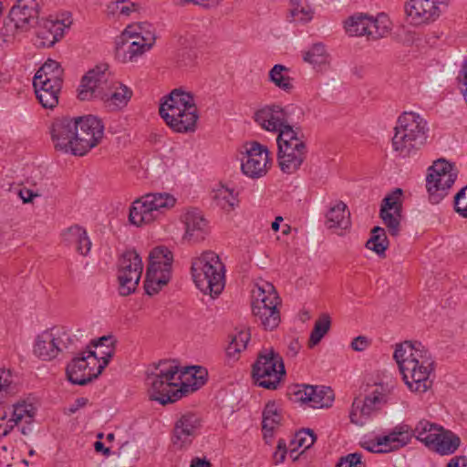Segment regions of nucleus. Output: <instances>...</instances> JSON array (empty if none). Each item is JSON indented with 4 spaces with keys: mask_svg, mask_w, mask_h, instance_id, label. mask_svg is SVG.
Listing matches in <instances>:
<instances>
[{
    "mask_svg": "<svg viewBox=\"0 0 467 467\" xmlns=\"http://www.w3.org/2000/svg\"><path fill=\"white\" fill-rule=\"evenodd\" d=\"M394 383L379 384L376 386L375 390L381 399L384 404L391 402L394 396Z\"/></svg>",
    "mask_w": 467,
    "mask_h": 467,
    "instance_id": "59",
    "label": "nucleus"
},
{
    "mask_svg": "<svg viewBox=\"0 0 467 467\" xmlns=\"http://www.w3.org/2000/svg\"><path fill=\"white\" fill-rule=\"evenodd\" d=\"M192 275L196 286L204 294L214 298L225 285V267L219 255L205 251L192 261Z\"/></svg>",
    "mask_w": 467,
    "mask_h": 467,
    "instance_id": "4",
    "label": "nucleus"
},
{
    "mask_svg": "<svg viewBox=\"0 0 467 467\" xmlns=\"http://www.w3.org/2000/svg\"><path fill=\"white\" fill-rule=\"evenodd\" d=\"M401 189H395L382 200L379 211V216L383 223L387 227L389 234L393 237H397L401 229Z\"/></svg>",
    "mask_w": 467,
    "mask_h": 467,
    "instance_id": "19",
    "label": "nucleus"
},
{
    "mask_svg": "<svg viewBox=\"0 0 467 467\" xmlns=\"http://www.w3.org/2000/svg\"><path fill=\"white\" fill-rule=\"evenodd\" d=\"M437 438H432V443L429 445V449L441 455L453 453L460 446V439L451 431H445L441 426L440 431L435 432Z\"/></svg>",
    "mask_w": 467,
    "mask_h": 467,
    "instance_id": "32",
    "label": "nucleus"
},
{
    "mask_svg": "<svg viewBox=\"0 0 467 467\" xmlns=\"http://www.w3.org/2000/svg\"><path fill=\"white\" fill-rule=\"evenodd\" d=\"M39 103L46 109H54L58 104L62 84L33 82Z\"/></svg>",
    "mask_w": 467,
    "mask_h": 467,
    "instance_id": "34",
    "label": "nucleus"
},
{
    "mask_svg": "<svg viewBox=\"0 0 467 467\" xmlns=\"http://www.w3.org/2000/svg\"><path fill=\"white\" fill-rule=\"evenodd\" d=\"M406 426L410 431V442L412 437H415L418 441L424 443L426 447L432 443V438H437L435 432L440 431L441 427L426 420H420L414 429L408 424Z\"/></svg>",
    "mask_w": 467,
    "mask_h": 467,
    "instance_id": "38",
    "label": "nucleus"
},
{
    "mask_svg": "<svg viewBox=\"0 0 467 467\" xmlns=\"http://www.w3.org/2000/svg\"><path fill=\"white\" fill-rule=\"evenodd\" d=\"M253 314L260 321L261 326L266 330H273L277 327L280 323V312L277 307L271 306L270 307L260 310H254Z\"/></svg>",
    "mask_w": 467,
    "mask_h": 467,
    "instance_id": "46",
    "label": "nucleus"
},
{
    "mask_svg": "<svg viewBox=\"0 0 467 467\" xmlns=\"http://www.w3.org/2000/svg\"><path fill=\"white\" fill-rule=\"evenodd\" d=\"M74 338L64 327H53L42 331L36 337L33 353L41 360L51 361L60 353L71 349Z\"/></svg>",
    "mask_w": 467,
    "mask_h": 467,
    "instance_id": "7",
    "label": "nucleus"
},
{
    "mask_svg": "<svg viewBox=\"0 0 467 467\" xmlns=\"http://www.w3.org/2000/svg\"><path fill=\"white\" fill-rule=\"evenodd\" d=\"M383 404L375 389L364 400H355L349 415L351 422L362 426L365 420Z\"/></svg>",
    "mask_w": 467,
    "mask_h": 467,
    "instance_id": "26",
    "label": "nucleus"
},
{
    "mask_svg": "<svg viewBox=\"0 0 467 467\" xmlns=\"http://www.w3.org/2000/svg\"><path fill=\"white\" fill-rule=\"evenodd\" d=\"M117 340L114 338L113 336H103L100 338H99L98 342H92L94 347H105L106 350L103 352H111L110 358L113 357L115 353V346H116Z\"/></svg>",
    "mask_w": 467,
    "mask_h": 467,
    "instance_id": "61",
    "label": "nucleus"
},
{
    "mask_svg": "<svg viewBox=\"0 0 467 467\" xmlns=\"http://www.w3.org/2000/svg\"><path fill=\"white\" fill-rule=\"evenodd\" d=\"M365 462L362 461V454L354 452L342 457L337 467H365Z\"/></svg>",
    "mask_w": 467,
    "mask_h": 467,
    "instance_id": "58",
    "label": "nucleus"
},
{
    "mask_svg": "<svg viewBox=\"0 0 467 467\" xmlns=\"http://www.w3.org/2000/svg\"><path fill=\"white\" fill-rule=\"evenodd\" d=\"M9 410V415L12 419V422L17 426L19 424H26L22 426L21 433L27 435L31 432L30 424L34 421L36 414V408L29 402L22 401L13 405L12 409Z\"/></svg>",
    "mask_w": 467,
    "mask_h": 467,
    "instance_id": "29",
    "label": "nucleus"
},
{
    "mask_svg": "<svg viewBox=\"0 0 467 467\" xmlns=\"http://www.w3.org/2000/svg\"><path fill=\"white\" fill-rule=\"evenodd\" d=\"M111 352H103L99 358L90 348L79 352L67 366V376L70 382L87 385L97 379L108 366Z\"/></svg>",
    "mask_w": 467,
    "mask_h": 467,
    "instance_id": "6",
    "label": "nucleus"
},
{
    "mask_svg": "<svg viewBox=\"0 0 467 467\" xmlns=\"http://www.w3.org/2000/svg\"><path fill=\"white\" fill-rule=\"evenodd\" d=\"M50 134L56 150L78 156L76 150L79 146L77 118L56 119L51 125Z\"/></svg>",
    "mask_w": 467,
    "mask_h": 467,
    "instance_id": "14",
    "label": "nucleus"
},
{
    "mask_svg": "<svg viewBox=\"0 0 467 467\" xmlns=\"http://www.w3.org/2000/svg\"><path fill=\"white\" fill-rule=\"evenodd\" d=\"M42 0H17L9 12L14 30L28 31L36 23Z\"/></svg>",
    "mask_w": 467,
    "mask_h": 467,
    "instance_id": "20",
    "label": "nucleus"
},
{
    "mask_svg": "<svg viewBox=\"0 0 467 467\" xmlns=\"http://www.w3.org/2000/svg\"><path fill=\"white\" fill-rule=\"evenodd\" d=\"M211 198L217 207L228 213L233 211L238 203L234 190L223 183H218L213 188Z\"/></svg>",
    "mask_w": 467,
    "mask_h": 467,
    "instance_id": "35",
    "label": "nucleus"
},
{
    "mask_svg": "<svg viewBox=\"0 0 467 467\" xmlns=\"http://www.w3.org/2000/svg\"><path fill=\"white\" fill-rule=\"evenodd\" d=\"M282 420L280 410L275 402H268L263 411V431L265 439L273 436L274 430Z\"/></svg>",
    "mask_w": 467,
    "mask_h": 467,
    "instance_id": "40",
    "label": "nucleus"
},
{
    "mask_svg": "<svg viewBox=\"0 0 467 467\" xmlns=\"http://www.w3.org/2000/svg\"><path fill=\"white\" fill-rule=\"evenodd\" d=\"M132 96V91L125 85L115 81L111 82L105 98L101 100L110 110H116L125 107Z\"/></svg>",
    "mask_w": 467,
    "mask_h": 467,
    "instance_id": "30",
    "label": "nucleus"
},
{
    "mask_svg": "<svg viewBox=\"0 0 467 467\" xmlns=\"http://www.w3.org/2000/svg\"><path fill=\"white\" fill-rule=\"evenodd\" d=\"M12 376L10 370H0V391H9L12 384Z\"/></svg>",
    "mask_w": 467,
    "mask_h": 467,
    "instance_id": "64",
    "label": "nucleus"
},
{
    "mask_svg": "<svg viewBox=\"0 0 467 467\" xmlns=\"http://www.w3.org/2000/svg\"><path fill=\"white\" fill-rule=\"evenodd\" d=\"M331 326L330 317L324 313L316 320L314 328L310 334L308 345L313 348L318 344L323 337L328 332Z\"/></svg>",
    "mask_w": 467,
    "mask_h": 467,
    "instance_id": "50",
    "label": "nucleus"
},
{
    "mask_svg": "<svg viewBox=\"0 0 467 467\" xmlns=\"http://www.w3.org/2000/svg\"><path fill=\"white\" fill-rule=\"evenodd\" d=\"M389 246V241L384 228L376 226L371 230V236L366 243V247L379 255L384 254Z\"/></svg>",
    "mask_w": 467,
    "mask_h": 467,
    "instance_id": "48",
    "label": "nucleus"
},
{
    "mask_svg": "<svg viewBox=\"0 0 467 467\" xmlns=\"http://www.w3.org/2000/svg\"><path fill=\"white\" fill-rule=\"evenodd\" d=\"M113 77L106 64L88 70L82 78L78 97L80 100L102 99L106 96Z\"/></svg>",
    "mask_w": 467,
    "mask_h": 467,
    "instance_id": "12",
    "label": "nucleus"
},
{
    "mask_svg": "<svg viewBox=\"0 0 467 467\" xmlns=\"http://www.w3.org/2000/svg\"><path fill=\"white\" fill-rule=\"evenodd\" d=\"M78 147L76 149L78 156H83L96 147L103 138L104 126L95 116L78 117Z\"/></svg>",
    "mask_w": 467,
    "mask_h": 467,
    "instance_id": "17",
    "label": "nucleus"
},
{
    "mask_svg": "<svg viewBox=\"0 0 467 467\" xmlns=\"http://www.w3.org/2000/svg\"><path fill=\"white\" fill-rule=\"evenodd\" d=\"M134 4H128L125 1H115L108 5L107 10L109 14L113 16H129L134 10Z\"/></svg>",
    "mask_w": 467,
    "mask_h": 467,
    "instance_id": "55",
    "label": "nucleus"
},
{
    "mask_svg": "<svg viewBox=\"0 0 467 467\" xmlns=\"http://www.w3.org/2000/svg\"><path fill=\"white\" fill-rule=\"evenodd\" d=\"M391 30V22L385 14L376 17L369 16L368 38L379 39L386 36Z\"/></svg>",
    "mask_w": 467,
    "mask_h": 467,
    "instance_id": "42",
    "label": "nucleus"
},
{
    "mask_svg": "<svg viewBox=\"0 0 467 467\" xmlns=\"http://www.w3.org/2000/svg\"><path fill=\"white\" fill-rule=\"evenodd\" d=\"M445 178L444 176L427 177L426 188L431 203H439L448 194L451 186L443 185Z\"/></svg>",
    "mask_w": 467,
    "mask_h": 467,
    "instance_id": "44",
    "label": "nucleus"
},
{
    "mask_svg": "<svg viewBox=\"0 0 467 467\" xmlns=\"http://www.w3.org/2000/svg\"><path fill=\"white\" fill-rule=\"evenodd\" d=\"M369 16L355 14L345 22L346 32L351 36H367L368 37Z\"/></svg>",
    "mask_w": 467,
    "mask_h": 467,
    "instance_id": "41",
    "label": "nucleus"
},
{
    "mask_svg": "<svg viewBox=\"0 0 467 467\" xmlns=\"http://www.w3.org/2000/svg\"><path fill=\"white\" fill-rule=\"evenodd\" d=\"M437 438H432V443L429 445V449L441 455L453 453L460 446V439L451 431H445L441 426L440 431L435 432Z\"/></svg>",
    "mask_w": 467,
    "mask_h": 467,
    "instance_id": "33",
    "label": "nucleus"
},
{
    "mask_svg": "<svg viewBox=\"0 0 467 467\" xmlns=\"http://www.w3.org/2000/svg\"><path fill=\"white\" fill-rule=\"evenodd\" d=\"M288 68L283 65H275L269 71V79L278 88L291 92L294 88L293 80L287 75Z\"/></svg>",
    "mask_w": 467,
    "mask_h": 467,
    "instance_id": "45",
    "label": "nucleus"
},
{
    "mask_svg": "<svg viewBox=\"0 0 467 467\" xmlns=\"http://www.w3.org/2000/svg\"><path fill=\"white\" fill-rule=\"evenodd\" d=\"M201 37L193 33L186 32L178 37V45L181 49H186L189 51H195V49L202 47Z\"/></svg>",
    "mask_w": 467,
    "mask_h": 467,
    "instance_id": "54",
    "label": "nucleus"
},
{
    "mask_svg": "<svg viewBox=\"0 0 467 467\" xmlns=\"http://www.w3.org/2000/svg\"><path fill=\"white\" fill-rule=\"evenodd\" d=\"M176 199L167 192L147 193L136 199L130 207L129 221L140 227L158 220L165 211L172 208Z\"/></svg>",
    "mask_w": 467,
    "mask_h": 467,
    "instance_id": "5",
    "label": "nucleus"
},
{
    "mask_svg": "<svg viewBox=\"0 0 467 467\" xmlns=\"http://www.w3.org/2000/svg\"><path fill=\"white\" fill-rule=\"evenodd\" d=\"M178 57V63L181 67H192L197 58V54L195 51L181 49Z\"/></svg>",
    "mask_w": 467,
    "mask_h": 467,
    "instance_id": "62",
    "label": "nucleus"
},
{
    "mask_svg": "<svg viewBox=\"0 0 467 467\" xmlns=\"http://www.w3.org/2000/svg\"><path fill=\"white\" fill-rule=\"evenodd\" d=\"M185 225L183 238L191 243L203 241L208 234V223L202 213L195 209L187 211L182 217Z\"/></svg>",
    "mask_w": 467,
    "mask_h": 467,
    "instance_id": "25",
    "label": "nucleus"
},
{
    "mask_svg": "<svg viewBox=\"0 0 467 467\" xmlns=\"http://www.w3.org/2000/svg\"><path fill=\"white\" fill-rule=\"evenodd\" d=\"M172 253L164 246L153 248L149 255V265L146 272L145 291L148 295L157 294L170 281Z\"/></svg>",
    "mask_w": 467,
    "mask_h": 467,
    "instance_id": "8",
    "label": "nucleus"
},
{
    "mask_svg": "<svg viewBox=\"0 0 467 467\" xmlns=\"http://www.w3.org/2000/svg\"><path fill=\"white\" fill-rule=\"evenodd\" d=\"M289 394L295 401L308 404L314 409L329 407L334 400V395L329 388H320L309 385L294 386Z\"/></svg>",
    "mask_w": 467,
    "mask_h": 467,
    "instance_id": "21",
    "label": "nucleus"
},
{
    "mask_svg": "<svg viewBox=\"0 0 467 467\" xmlns=\"http://www.w3.org/2000/svg\"><path fill=\"white\" fill-rule=\"evenodd\" d=\"M254 120L264 130L275 132L288 121V114L279 105H269L255 112Z\"/></svg>",
    "mask_w": 467,
    "mask_h": 467,
    "instance_id": "23",
    "label": "nucleus"
},
{
    "mask_svg": "<svg viewBox=\"0 0 467 467\" xmlns=\"http://www.w3.org/2000/svg\"><path fill=\"white\" fill-rule=\"evenodd\" d=\"M9 414V410L0 408V432L4 436H6L16 427Z\"/></svg>",
    "mask_w": 467,
    "mask_h": 467,
    "instance_id": "60",
    "label": "nucleus"
},
{
    "mask_svg": "<svg viewBox=\"0 0 467 467\" xmlns=\"http://www.w3.org/2000/svg\"><path fill=\"white\" fill-rule=\"evenodd\" d=\"M449 0H408L405 12L416 25L436 20L448 6Z\"/></svg>",
    "mask_w": 467,
    "mask_h": 467,
    "instance_id": "18",
    "label": "nucleus"
},
{
    "mask_svg": "<svg viewBox=\"0 0 467 467\" xmlns=\"http://www.w3.org/2000/svg\"><path fill=\"white\" fill-rule=\"evenodd\" d=\"M242 154L241 170L245 176L259 179L267 174L272 160L266 146L252 141L245 144Z\"/></svg>",
    "mask_w": 467,
    "mask_h": 467,
    "instance_id": "13",
    "label": "nucleus"
},
{
    "mask_svg": "<svg viewBox=\"0 0 467 467\" xmlns=\"http://www.w3.org/2000/svg\"><path fill=\"white\" fill-rule=\"evenodd\" d=\"M285 372L283 359L273 348L260 352L253 366L255 384L267 389H275Z\"/></svg>",
    "mask_w": 467,
    "mask_h": 467,
    "instance_id": "9",
    "label": "nucleus"
},
{
    "mask_svg": "<svg viewBox=\"0 0 467 467\" xmlns=\"http://www.w3.org/2000/svg\"><path fill=\"white\" fill-rule=\"evenodd\" d=\"M303 58L314 67H321L329 63V54L321 43L314 44L307 51L304 52Z\"/></svg>",
    "mask_w": 467,
    "mask_h": 467,
    "instance_id": "47",
    "label": "nucleus"
},
{
    "mask_svg": "<svg viewBox=\"0 0 467 467\" xmlns=\"http://www.w3.org/2000/svg\"><path fill=\"white\" fill-rule=\"evenodd\" d=\"M454 209L463 218H467V185L454 197Z\"/></svg>",
    "mask_w": 467,
    "mask_h": 467,
    "instance_id": "56",
    "label": "nucleus"
},
{
    "mask_svg": "<svg viewBox=\"0 0 467 467\" xmlns=\"http://www.w3.org/2000/svg\"><path fill=\"white\" fill-rule=\"evenodd\" d=\"M140 41L142 42H133L127 37L122 39V35H120L116 41V56L118 59L124 63L135 61L138 57L152 47L155 42V36L152 32H148L146 38L144 40L140 39Z\"/></svg>",
    "mask_w": 467,
    "mask_h": 467,
    "instance_id": "22",
    "label": "nucleus"
},
{
    "mask_svg": "<svg viewBox=\"0 0 467 467\" xmlns=\"http://www.w3.org/2000/svg\"><path fill=\"white\" fill-rule=\"evenodd\" d=\"M254 300L263 299V301L279 302V296L274 285L268 282H264L262 285L257 284L256 289L253 290Z\"/></svg>",
    "mask_w": 467,
    "mask_h": 467,
    "instance_id": "52",
    "label": "nucleus"
},
{
    "mask_svg": "<svg viewBox=\"0 0 467 467\" xmlns=\"http://www.w3.org/2000/svg\"><path fill=\"white\" fill-rule=\"evenodd\" d=\"M64 241L70 245H75L76 250L82 255H87L91 248V242L85 229L74 225L69 227L63 234Z\"/></svg>",
    "mask_w": 467,
    "mask_h": 467,
    "instance_id": "36",
    "label": "nucleus"
},
{
    "mask_svg": "<svg viewBox=\"0 0 467 467\" xmlns=\"http://www.w3.org/2000/svg\"><path fill=\"white\" fill-rule=\"evenodd\" d=\"M143 264L135 250L125 251L119 260V293L122 296L134 293L141 277Z\"/></svg>",
    "mask_w": 467,
    "mask_h": 467,
    "instance_id": "11",
    "label": "nucleus"
},
{
    "mask_svg": "<svg viewBox=\"0 0 467 467\" xmlns=\"http://www.w3.org/2000/svg\"><path fill=\"white\" fill-rule=\"evenodd\" d=\"M193 369H196V367L185 368L182 371L173 362H160L146 377L150 399L166 405L175 402L186 393L194 390L195 389L185 383L182 379Z\"/></svg>",
    "mask_w": 467,
    "mask_h": 467,
    "instance_id": "1",
    "label": "nucleus"
},
{
    "mask_svg": "<svg viewBox=\"0 0 467 467\" xmlns=\"http://www.w3.org/2000/svg\"><path fill=\"white\" fill-rule=\"evenodd\" d=\"M290 15L295 21L308 22L313 17V11L306 4H303L299 1H292Z\"/></svg>",
    "mask_w": 467,
    "mask_h": 467,
    "instance_id": "53",
    "label": "nucleus"
},
{
    "mask_svg": "<svg viewBox=\"0 0 467 467\" xmlns=\"http://www.w3.org/2000/svg\"><path fill=\"white\" fill-rule=\"evenodd\" d=\"M428 352L429 350L420 342L404 341L396 346L393 358L399 365L400 373H402V369L405 368V364L408 361H415Z\"/></svg>",
    "mask_w": 467,
    "mask_h": 467,
    "instance_id": "28",
    "label": "nucleus"
},
{
    "mask_svg": "<svg viewBox=\"0 0 467 467\" xmlns=\"http://www.w3.org/2000/svg\"><path fill=\"white\" fill-rule=\"evenodd\" d=\"M33 82L63 84V68L56 60L48 59L37 70Z\"/></svg>",
    "mask_w": 467,
    "mask_h": 467,
    "instance_id": "37",
    "label": "nucleus"
},
{
    "mask_svg": "<svg viewBox=\"0 0 467 467\" xmlns=\"http://www.w3.org/2000/svg\"><path fill=\"white\" fill-rule=\"evenodd\" d=\"M427 120L416 112H403L397 120L392 148L403 158L416 154L427 143Z\"/></svg>",
    "mask_w": 467,
    "mask_h": 467,
    "instance_id": "3",
    "label": "nucleus"
},
{
    "mask_svg": "<svg viewBox=\"0 0 467 467\" xmlns=\"http://www.w3.org/2000/svg\"><path fill=\"white\" fill-rule=\"evenodd\" d=\"M286 455V444L284 440H279L275 451L274 452V460L275 464L282 463Z\"/></svg>",
    "mask_w": 467,
    "mask_h": 467,
    "instance_id": "63",
    "label": "nucleus"
},
{
    "mask_svg": "<svg viewBox=\"0 0 467 467\" xmlns=\"http://www.w3.org/2000/svg\"><path fill=\"white\" fill-rule=\"evenodd\" d=\"M71 21L64 20H47L45 21L43 26L37 31V45L42 47H50L54 46L64 35V29L68 28Z\"/></svg>",
    "mask_w": 467,
    "mask_h": 467,
    "instance_id": "27",
    "label": "nucleus"
},
{
    "mask_svg": "<svg viewBox=\"0 0 467 467\" xmlns=\"http://www.w3.org/2000/svg\"><path fill=\"white\" fill-rule=\"evenodd\" d=\"M276 132L278 133L276 139L278 149L285 148V145L294 146L306 143L303 138L298 136V132L288 124V121Z\"/></svg>",
    "mask_w": 467,
    "mask_h": 467,
    "instance_id": "49",
    "label": "nucleus"
},
{
    "mask_svg": "<svg viewBox=\"0 0 467 467\" xmlns=\"http://www.w3.org/2000/svg\"><path fill=\"white\" fill-rule=\"evenodd\" d=\"M202 419L193 412L182 414L175 421L171 435V442L177 450H187L199 435Z\"/></svg>",
    "mask_w": 467,
    "mask_h": 467,
    "instance_id": "16",
    "label": "nucleus"
},
{
    "mask_svg": "<svg viewBox=\"0 0 467 467\" xmlns=\"http://www.w3.org/2000/svg\"><path fill=\"white\" fill-rule=\"evenodd\" d=\"M160 115L174 131H194L199 119L194 96L181 88L173 89L160 106Z\"/></svg>",
    "mask_w": 467,
    "mask_h": 467,
    "instance_id": "2",
    "label": "nucleus"
},
{
    "mask_svg": "<svg viewBox=\"0 0 467 467\" xmlns=\"http://www.w3.org/2000/svg\"><path fill=\"white\" fill-rule=\"evenodd\" d=\"M410 431L405 423L396 425L383 435L375 440L366 441L362 447L368 451L376 453H387L398 451L410 443Z\"/></svg>",
    "mask_w": 467,
    "mask_h": 467,
    "instance_id": "15",
    "label": "nucleus"
},
{
    "mask_svg": "<svg viewBox=\"0 0 467 467\" xmlns=\"http://www.w3.org/2000/svg\"><path fill=\"white\" fill-rule=\"evenodd\" d=\"M326 225L328 229L348 230L351 226L350 212L342 201L332 205L326 214Z\"/></svg>",
    "mask_w": 467,
    "mask_h": 467,
    "instance_id": "31",
    "label": "nucleus"
},
{
    "mask_svg": "<svg viewBox=\"0 0 467 467\" xmlns=\"http://www.w3.org/2000/svg\"><path fill=\"white\" fill-rule=\"evenodd\" d=\"M434 361L430 352L415 361H408L405 368L402 369V378L412 392L424 393L432 386V380L430 379L433 370Z\"/></svg>",
    "mask_w": 467,
    "mask_h": 467,
    "instance_id": "10",
    "label": "nucleus"
},
{
    "mask_svg": "<svg viewBox=\"0 0 467 467\" xmlns=\"http://www.w3.org/2000/svg\"><path fill=\"white\" fill-rule=\"evenodd\" d=\"M251 338V334L248 329H242L237 331L231 339V342L226 348V355L229 358L236 360L239 354L246 348L247 343Z\"/></svg>",
    "mask_w": 467,
    "mask_h": 467,
    "instance_id": "43",
    "label": "nucleus"
},
{
    "mask_svg": "<svg viewBox=\"0 0 467 467\" xmlns=\"http://www.w3.org/2000/svg\"><path fill=\"white\" fill-rule=\"evenodd\" d=\"M435 176L446 177L443 185L452 186L457 179L458 171L452 163L444 159H439L429 168V174L427 175L429 178H435Z\"/></svg>",
    "mask_w": 467,
    "mask_h": 467,
    "instance_id": "39",
    "label": "nucleus"
},
{
    "mask_svg": "<svg viewBox=\"0 0 467 467\" xmlns=\"http://www.w3.org/2000/svg\"><path fill=\"white\" fill-rule=\"evenodd\" d=\"M307 149L306 143L294 146H285L278 149L277 161L281 171L286 174L296 172L306 158Z\"/></svg>",
    "mask_w": 467,
    "mask_h": 467,
    "instance_id": "24",
    "label": "nucleus"
},
{
    "mask_svg": "<svg viewBox=\"0 0 467 467\" xmlns=\"http://www.w3.org/2000/svg\"><path fill=\"white\" fill-rule=\"evenodd\" d=\"M149 31L146 32V34ZM122 39L125 37L130 39L133 42H141L140 39L146 38V36H143V26L141 25H132L126 27V29L122 32Z\"/></svg>",
    "mask_w": 467,
    "mask_h": 467,
    "instance_id": "57",
    "label": "nucleus"
},
{
    "mask_svg": "<svg viewBox=\"0 0 467 467\" xmlns=\"http://www.w3.org/2000/svg\"><path fill=\"white\" fill-rule=\"evenodd\" d=\"M317 440V436L311 429H302L297 431L291 441V454L297 449L303 448V451L310 448Z\"/></svg>",
    "mask_w": 467,
    "mask_h": 467,
    "instance_id": "51",
    "label": "nucleus"
}]
</instances>
